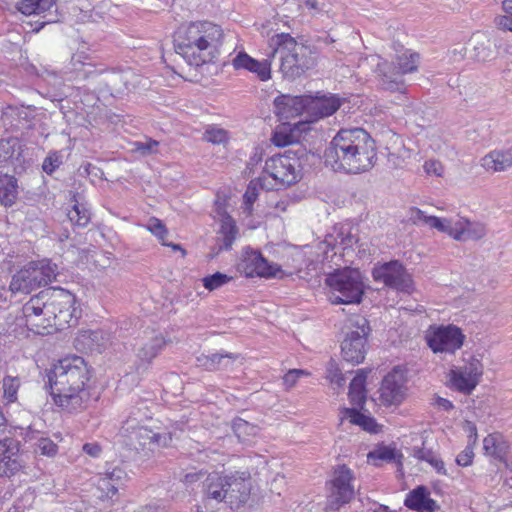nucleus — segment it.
<instances>
[{
  "mask_svg": "<svg viewBox=\"0 0 512 512\" xmlns=\"http://www.w3.org/2000/svg\"><path fill=\"white\" fill-rule=\"evenodd\" d=\"M63 163V155L59 151H50L42 163L43 171L51 175Z\"/></svg>",
  "mask_w": 512,
  "mask_h": 512,
  "instance_id": "obj_49",
  "label": "nucleus"
},
{
  "mask_svg": "<svg viewBox=\"0 0 512 512\" xmlns=\"http://www.w3.org/2000/svg\"><path fill=\"white\" fill-rule=\"evenodd\" d=\"M203 139L212 144H225L229 137L225 129L209 126L203 134Z\"/></svg>",
  "mask_w": 512,
  "mask_h": 512,
  "instance_id": "obj_47",
  "label": "nucleus"
},
{
  "mask_svg": "<svg viewBox=\"0 0 512 512\" xmlns=\"http://www.w3.org/2000/svg\"><path fill=\"white\" fill-rule=\"evenodd\" d=\"M232 280V277L222 272H215L214 274L202 278V284L208 291H214L226 285Z\"/></svg>",
  "mask_w": 512,
  "mask_h": 512,
  "instance_id": "obj_45",
  "label": "nucleus"
},
{
  "mask_svg": "<svg viewBox=\"0 0 512 512\" xmlns=\"http://www.w3.org/2000/svg\"><path fill=\"white\" fill-rule=\"evenodd\" d=\"M367 458L369 462H372L375 466H378L379 463L377 461H397L399 464H401L400 459L402 458V455L398 454L395 448L389 446H380L373 451H370L367 455Z\"/></svg>",
  "mask_w": 512,
  "mask_h": 512,
  "instance_id": "obj_39",
  "label": "nucleus"
},
{
  "mask_svg": "<svg viewBox=\"0 0 512 512\" xmlns=\"http://www.w3.org/2000/svg\"><path fill=\"white\" fill-rule=\"evenodd\" d=\"M72 224L78 227H86L90 222V212L84 205L76 202L67 214Z\"/></svg>",
  "mask_w": 512,
  "mask_h": 512,
  "instance_id": "obj_41",
  "label": "nucleus"
},
{
  "mask_svg": "<svg viewBox=\"0 0 512 512\" xmlns=\"http://www.w3.org/2000/svg\"><path fill=\"white\" fill-rule=\"evenodd\" d=\"M453 388L464 394H471L482 376V365L478 360H472L463 367L452 369L449 373Z\"/></svg>",
  "mask_w": 512,
  "mask_h": 512,
  "instance_id": "obj_17",
  "label": "nucleus"
},
{
  "mask_svg": "<svg viewBox=\"0 0 512 512\" xmlns=\"http://www.w3.org/2000/svg\"><path fill=\"white\" fill-rule=\"evenodd\" d=\"M227 488V475L211 473L207 475L203 483V491L207 499L217 502H225Z\"/></svg>",
  "mask_w": 512,
  "mask_h": 512,
  "instance_id": "obj_31",
  "label": "nucleus"
},
{
  "mask_svg": "<svg viewBox=\"0 0 512 512\" xmlns=\"http://www.w3.org/2000/svg\"><path fill=\"white\" fill-rule=\"evenodd\" d=\"M373 279L385 286L400 292L411 293L413 280L406 268L398 260H392L375 266L372 270Z\"/></svg>",
  "mask_w": 512,
  "mask_h": 512,
  "instance_id": "obj_11",
  "label": "nucleus"
},
{
  "mask_svg": "<svg viewBox=\"0 0 512 512\" xmlns=\"http://www.w3.org/2000/svg\"><path fill=\"white\" fill-rule=\"evenodd\" d=\"M325 281L332 291V304H359L362 301L364 283L358 269H337L327 275Z\"/></svg>",
  "mask_w": 512,
  "mask_h": 512,
  "instance_id": "obj_5",
  "label": "nucleus"
},
{
  "mask_svg": "<svg viewBox=\"0 0 512 512\" xmlns=\"http://www.w3.org/2000/svg\"><path fill=\"white\" fill-rule=\"evenodd\" d=\"M17 9L24 15L37 14L36 0H21L17 4Z\"/></svg>",
  "mask_w": 512,
  "mask_h": 512,
  "instance_id": "obj_60",
  "label": "nucleus"
},
{
  "mask_svg": "<svg viewBox=\"0 0 512 512\" xmlns=\"http://www.w3.org/2000/svg\"><path fill=\"white\" fill-rule=\"evenodd\" d=\"M17 195V179L8 174H0V203L5 207H10L15 203Z\"/></svg>",
  "mask_w": 512,
  "mask_h": 512,
  "instance_id": "obj_37",
  "label": "nucleus"
},
{
  "mask_svg": "<svg viewBox=\"0 0 512 512\" xmlns=\"http://www.w3.org/2000/svg\"><path fill=\"white\" fill-rule=\"evenodd\" d=\"M411 219L416 223L422 221L431 228H435L440 232L446 233L454 238L455 219L438 218L436 216H427L419 208H411Z\"/></svg>",
  "mask_w": 512,
  "mask_h": 512,
  "instance_id": "obj_30",
  "label": "nucleus"
},
{
  "mask_svg": "<svg viewBox=\"0 0 512 512\" xmlns=\"http://www.w3.org/2000/svg\"><path fill=\"white\" fill-rule=\"evenodd\" d=\"M219 233L222 236V244L220 248L225 250L230 249L238 233L235 221L231 216H223Z\"/></svg>",
  "mask_w": 512,
  "mask_h": 512,
  "instance_id": "obj_38",
  "label": "nucleus"
},
{
  "mask_svg": "<svg viewBox=\"0 0 512 512\" xmlns=\"http://www.w3.org/2000/svg\"><path fill=\"white\" fill-rule=\"evenodd\" d=\"M413 455L421 461L428 462L439 474L445 475L446 469L444 462L431 450L424 447H414Z\"/></svg>",
  "mask_w": 512,
  "mask_h": 512,
  "instance_id": "obj_40",
  "label": "nucleus"
},
{
  "mask_svg": "<svg viewBox=\"0 0 512 512\" xmlns=\"http://www.w3.org/2000/svg\"><path fill=\"white\" fill-rule=\"evenodd\" d=\"M481 166L488 172H503L512 167V148L493 150L481 159Z\"/></svg>",
  "mask_w": 512,
  "mask_h": 512,
  "instance_id": "obj_29",
  "label": "nucleus"
},
{
  "mask_svg": "<svg viewBox=\"0 0 512 512\" xmlns=\"http://www.w3.org/2000/svg\"><path fill=\"white\" fill-rule=\"evenodd\" d=\"M419 60V55L416 53H411L409 55L403 54L397 58L396 69L403 77L407 73H411L417 70V63Z\"/></svg>",
  "mask_w": 512,
  "mask_h": 512,
  "instance_id": "obj_44",
  "label": "nucleus"
},
{
  "mask_svg": "<svg viewBox=\"0 0 512 512\" xmlns=\"http://www.w3.org/2000/svg\"><path fill=\"white\" fill-rule=\"evenodd\" d=\"M19 386L20 380L17 377L6 376L3 379L4 397L8 402H14L17 399Z\"/></svg>",
  "mask_w": 512,
  "mask_h": 512,
  "instance_id": "obj_50",
  "label": "nucleus"
},
{
  "mask_svg": "<svg viewBox=\"0 0 512 512\" xmlns=\"http://www.w3.org/2000/svg\"><path fill=\"white\" fill-rule=\"evenodd\" d=\"M358 139L357 146L352 151V157L348 161L346 174H361L370 171L377 162V145L371 135L365 131Z\"/></svg>",
  "mask_w": 512,
  "mask_h": 512,
  "instance_id": "obj_13",
  "label": "nucleus"
},
{
  "mask_svg": "<svg viewBox=\"0 0 512 512\" xmlns=\"http://www.w3.org/2000/svg\"><path fill=\"white\" fill-rule=\"evenodd\" d=\"M147 229L159 239L161 244H166L168 230L161 220L155 217L151 218L147 224Z\"/></svg>",
  "mask_w": 512,
  "mask_h": 512,
  "instance_id": "obj_53",
  "label": "nucleus"
},
{
  "mask_svg": "<svg viewBox=\"0 0 512 512\" xmlns=\"http://www.w3.org/2000/svg\"><path fill=\"white\" fill-rule=\"evenodd\" d=\"M353 478V472L346 465L335 467L327 499L328 510L337 511L351 501L354 497Z\"/></svg>",
  "mask_w": 512,
  "mask_h": 512,
  "instance_id": "obj_12",
  "label": "nucleus"
},
{
  "mask_svg": "<svg viewBox=\"0 0 512 512\" xmlns=\"http://www.w3.org/2000/svg\"><path fill=\"white\" fill-rule=\"evenodd\" d=\"M224 33L209 21L181 25L174 35L175 52L191 66L214 62L219 54Z\"/></svg>",
  "mask_w": 512,
  "mask_h": 512,
  "instance_id": "obj_3",
  "label": "nucleus"
},
{
  "mask_svg": "<svg viewBox=\"0 0 512 512\" xmlns=\"http://www.w3.org/2000/svg\"><path fill=\"white\" fill-rule=\"evenodd\" d=\"M93 73L90 83L94 91L116 96L123 93L127 88L128 72L118 69H105Z\"/></svg>",
  "mask_w": 512,
  "mask_h": 512,
  "instance_id": "obj_16",
  "label": "nucleus"
},
{
  "mask_svg": "<svg viewBox=\"0 0 512 512\" xmlns=\"http://www.w3.org/2000/svg\"><path fill=\"white\" fill-rule=\"evenodd\" d=\"M236 359L232 353L201 354L196 358L197 365L207 371H216L225 368L230 360Z\"/></svg>",
  "mask_w": 512,
  "mask_h": 512,
  "instance_id": "obj_36",
  "label": "nucleus"
},
{
  "mask_svg": "<svg viewBox=\"0 0 512 512\" xmlns=\"http://www.w3.org/2000/svg\"><path fill=\"white\" fill-rule=\"evenodd\" d=\"M375 73L381 89L389 92H405V82L394 63L378 57Z\"/></svg>",
  "mask_w": 512,
  "mask_h": 512,
  "instance_id": "obj_22",
  "label": "nucleus"
},
{
  "mask_svg": "<svg viewBox=\"0 0 512 512\" xmlns=\"http://www.w3.org/2000/svg\"><path fill=\"white\" fill-rule=\"evenodd\" d=\"M103 476L113 482V484L118 486V488H121L128 480V474L121 466H115L111 470H107Z\"/></svg>",
  "mask_w": 512,
  "mask_h": 512,
  "instance_id": "obj_52",
  "label": "nucleus"
},
{
  "mask_svg": "<svg viewBox=\"0 0 512 512\" xmlns=\"http://www.w3.org/2000/svg\"><path fill=\"white\" fill-rule=\"evenodd\" d=\"M366 130L362 128L340 129L324 151V163L335 172L346 173L348 161L354 159L352 151Z\"/></svg>",
  "mask_w": 512,
  "mask_h": 512,
  "instance_id": "obj_8",
  "label": "nucleus"
},
{
  "mask_svg": "<svg viewBox=\"0 0 512 512\" xmlns=\"http://www.w3.org/2000/svg\"><path fill=\"white\" fill-rule=\"evenodd\" d=\"M494 23L498 29L512 32V15L506 13V15L497 16Z\"/></svg>",
  "mask_w": 512,
  "mask_h": 512,
  "instance_id": "obj_61",
  "label": "nucleus"
},
{
  "mask_svg": "<svg viewBox=\"0 0 512 512\" xmlns=\"http://www.w3.org/2000/svg\"><path fill=\"white\" fill-rule=\"evenodd\" d=\"M367 372L359 370L356 376L352 379L349 386V398L352 405L362 409L366 402V389L365 382Z\"/></svg>",
  "mask_w": 512,
  "mask_h": 512,
  "instance_id": "obj_33",
  "label": "nucleus"
},
{
  "mask_svg": "<svg viewBox=\"0 0 512 512\" xmlns=\"http://www.w3.org/2000/svg\"><path fill=\"white\" fill-rule=\"evenodd\" d=\"M75 303V296L66 289L49 287L41 290L22 307L25 326L39 335L75 326L80 314Z\"/></svg>",
  "mask_w": 512,
  "mask_h": 512,
  "instance_id": "obj_1",
  "label": "nucleus"
},
{
  "mask_svg": "<svg viewBox=\"0 0 512 512\" xmlns=\"http://www.w3.org/2000/svg\"><path fill=\"white\" fill-rule=\"evenodd\" d=\"M405 377L400 369L388 373L380 387V398L385 405H397L405 397Z\"/></svg>",
  "mask_w": 512,
  "mask_h": 512,
  "instance_id": "obj_20",
  "label": "nucleus"
},
{
  "mask_svg": "<svg viewBox=\"0 0 512 512\" xmlns=\"http://www.w3.org/2000/svg\"><path fill=\"white\" fill-rule=\"evenodd\" d=\"M304 156H306V150L297 144L286 150L284 154L268 158L264 172L275 181V185L290 186L301 178L300 160Z\"/></svg>",
  "mask_w": 512,
  "mask_h": 512,
  "instance_id": "obj_7",
  "label": "nucleus"
},
{
  "mask_svg": "<svg viewBox=\"0 0 512 512\" xmlns=\"http://www.w3.org/2000/svg\"><path fill=\"white\" fill-rule=\"evenodd\" d=\"M424 169L428 174H434L436 176H441L443 173V166L441 163L434 160L426 161Z\"/></svg>",
  "mask_w": 512,
  "mask_h": 512,
  "instance_id": "obj_63",
  "label": "nucleus"
},
{
  "mask_svg": "<svg viewBox=\"0 0 512 512\" xmlns=\"http://www.w3.org/2000/svg\"><path fill=\"white\" fill-rule=\"evenodd\" d=\"M342 100L336 95H307V118L309 122L329 117L341 106Z\"/></svg>",
  "mask_w": 512,
  "mask_h": 512,
  "instance_id": "obj_21",
  "label": "nucleus"
},
{
  "mask_svg": "<svg viewBox=\"0 0 512 512\" xmlns=\"http://www.w3.org/2000/svg\"><path fill=\"white\" fill-rule=\"evenodd\" d=\"M159 145L158 141L149 140L147 142H136V150L139 151L142 155H149L157 152V147Z\"/></svg>",
  "mask_w": 512,
  "mask_h": 512,
  "instance_id": "obj_58",
  "label": "nucleus"
},
{
  "mask_svg": "<svg viewBox=\"0 0 512 512\" xmlns=\"http://www.w3.org/2000/svg\"><path fill=\"white\" fill-rule=\"evenodd\" d=\"M462 428L467 433L468 443L476 445L478 440V433L475 423L469 420H465L462 424Z\"/></svg>",
  "mask_w": 512,
  "mask_h": 512,
  "instance_id": "obj_59",
  "label": "nucleus"
},
{
  "mask_svg": "<svg viewBox=\"0 0 512 512\" xmlns=\"http://www.w3.org/2000/svg\"><path fill=\"white\" fill-rule=\"evenodd\" d=\"M272 142L278 147L293 145L295 136L291 132H287L285 128L277 129L273 134Z\"/></svg>",
  "mask_w": 512,
  "mask_h": 512,
  "instance_id": "obj_54",
  "label": "nucleus"
},
{
  "mask_svg": "<svg viewBox=\"0 0 512 512\" xmlns=\"http://www.w3.org/2000/svg\"><path fill=\"white\" fill-rule=\"evenodd\" d=\"M17 116L19 120H23L25 124L30 127L33 119L35 118V109L31 107H22L18 110Z\"/></svg>",
  "mask_w": 512,
  "mask_h": 512,
  "instance_id": "obj_62",
  "label": "nucleus"
},
{
  "mask_svg": "<svg viewBox=\"0 0 512 512\" xmlns=\"http://www.w3.org/2000/svg\"><path fill=\"white\" fill-rule=\"evenodd\" d=\"M508 444L503 440L502 435L493 433L486 436L483 440V449L485 454L494 457L500 461L504 460L508 453Z\"/></svg>",
  "mask_w": 512,
  "mask_h": 512,
  "instance_id": "obj_35",
  "label": "nucleus"
},
{
  "mask_svg": "<svg viewBox=\"0 0 512 512\" xmlns=\"http://www.w3.org/2000/svg\"><path fill=\"white\" fill-rule=\"evenodd\" d=\"M127 433L129 445L144 457H150L155 450L168 446L172 440L169 434L155 433L144 426L130 429Z\"/></svg>",
  "mask_w": 512,
  "mask_h": 512,
  "instance_id": "obj_14",
  "label": "nucleus"
},
{
  "mask_svg": "<svg viewBox=\"0 0 512 512\" xmlns=\"http://www.w3.org/2000/svg\"><path fill=\"white\" fill-rule=\"evenodd\" d=\"M57 275L58 267L50 260L30 262L12 276L9 285L10 294H29L55 281Z\"/></svg>",
  "mask_w": 512,
  "mask_h": 512,
  "instance_id": "obj_6",
  "label": "nucleus"
},
{
  "mask_svg": "<svg viewBox=\"0 0 512 512\" xmlns=\"http://www.w3.org/2000/svg\"><path fill=\"white\" fill-rule=\"evenodd\" d=\"M91 374L80 356L62 359L48 371L46 386L56 405L77 409L89 399L87 384Z\"/></svg>",
  "mask_w": 512,
  "mask_h": 512,
  "instance_id": "obj_2",
  "label": "nucleus"
},
{
  "mask_svg": "<svg viewBox=\"0 0 512 512\" xmlns=\"http://www.w3.org/2000/svg\"><path fill=\"white\" fill-rule=\"evenodd\" d=\"M36 451H39L45 456H55L58 451V446L50 439L41 437L36 443Z\"/></svg>",
  "mask_w": 512,
  "mask_h": 512,
  "instance_id": "obj_55",
  "label": "nucleus"
},
{
  "mask_svg": "<svg viewBox=\"0 0 512 512\" xmlns=\"http://www.w3.org/2000/svg\"><path fill=\"white\" fill-rule=\"evenodd\" d=\"M270 47H272L270 57L280 54V71L288 80L299 78L306 71L315 67L317 63L318 47L298 43L288 33H278L272 36Z\"/></svg>",
  "mask_w": 512,
  "mask_h": 512,
  "instance_id": "obj_4",
  "label": "nucleus"
},
{
  "mask_svg": "<svg viewBox=\"0 0 512 512\" xmlns=\"http://www.w3.org/2000/svg\"><path fill=\"white\" fill-rule=\"evenodd\" d=\"M307 95H280L274 100L275 113L282 119L293 118L307 112Z\"/></svg>",
  "mask_w": 512,
  "mask_h": 512,
  "instance_id": "obj_24",
  "label": "nucleus"
},
{
  "mask_svg": "<svg viewBox=\"0 0 512 512\" xmlns=\"http://www.w3.org/2000/svg\"><path fill=\"white\" fill-rule=\"evenodd\" d=\"M96 489L99 492L97 497L99 499H112L114 495L117 494L119 488L118 486L114 485L113 482L106 479V477L101 476L96 485Z\"/></svg>",
  "mask_w": 512,
  "mask_h": 512,
  "instance_id": "obj_46",
  "label": "nucleus"
},
{
  "mask_svg": "<svg viewBox=\"0 0 512 512\" xmlns=\"http://www.w3.org/2000/svg\"><path fill=\"white\" fill-rule=\"evenodd\" d=\"M239 269L247 277H276L277 273L281 271L280 266L274 263H269L260 252L246 251Z\"/></svg>",
  "mask_w": 512,
  "mask_h": 512,
  "instance_id": "obj_19",
  "label": "nucleus"
},
{
  "mask_svg": "<svg viewBox=\"0 0 512 512\" xmlns=\"http://www.w3.org/2000/svg\"><path fill=\"white\" fill-rule=\"evenodd\" d=\"M71 73L74 74L75 80H91L93 72H97L92 58L85 50L76 51L70 60Z\"/></svg>",
  "mask_w": 512,
  "mask_h": 512,
  "instance_id": "obj_27",
  "label": "nucleus"
},
{
  "mask_svg": "<svg viewBox=\"0 0 512 512\" xmlns=\"http://www.w3.org/2000/svg\"><path fill=\"white\" fill-rule=\"evenodd\" d=\"M259 187L261 189H273L274 186H268L265 183V179L258 178L256 180L250 181L247 190L244 194V203L247 206V209H251L253 203L257 200L259 195Z\"/></svg>",
  "mask_w": 512,
  "mask_h": 512,
  "instance_id": "obj_42",
  "label": "nucleus"
},
{
  "mask_svg": "<svg viewBox=\"0 0 512 512\" xmlns=\"http://www.w3.org/2000/svg\"><path fill=\"white\" fill-rule=\"evenodd\" d=\"M144 409L145 411L142 412L140 407L133 408L124 426L122 427L124 432H129L130 429L137 428L138 426L136 424L150 417L147 413V408L145 407Z\"/></svg>",
  "mask_w": 512,
  "mask_h": 512,
  "instance_id": "obj_51",
  "label": "nucleus"
},
{
  "mask_svg": "<svg viewBox=\"0 0 512 512\" xmlns=\"http://www.w3.org/2000/svg\"><path fill=\"white\" fill-rule=\"evenodd\" d=\"M18 443L11 437L0 439V477H11L21 468Z\"/></svg>",
  "mask_w": 512,
  "mask_h": 512,
  "instance_id": "obj_23",
  "label": "nucleus"
},
{
  "mask_svg": "<svg viewBox=\"0 0 512 512\" xmlns=\"http://www.w3.org/2000/svg\"><path fill=\"white\" fill-rule=\"evenodd\" d=\"M345 415L349 418L352 424L359 425L364 430L373 431L375 426L374 419L362 414L357 408H346Z\"/></svg>",
  "mask_w": 512,
  "mask_h": 512,
  "instance_id": "obj_43",
  "label": "nucleus"
},
{
  "mask_svg": "<svg viewBox=\"0 0 512 512\" xmlns=\"http://www.w3.org/2000/svg\"><path fill=\"white\" fill-rule=\"evenodd\" d=\"M465 339L461 328L454 324L431 326L426 335L427 344L434 353L454 354L461 349Z\"/></svg>",
  "mask_w": 512,
  "mask_h": 512,
  "instance_id": "obj_10",
  "label": "nucleus"
},
{
  "mask_svg": "<svg viewBox=\"0 0 512 512\" xmlns=\"http://www.w3.org/2000/svg\"><path fill=\"white\" fill-rule=\"evenodd\" d=\"M232 429L241 441H244L246 436L254 435L256 433V427L241 418L233 420Z\"/></svg>",
  "mask_w": 512,
  "mask_h": 512,
  "instance_id": "obj_48",
  "label": "nucleus"
},
{
  "mask_svg": "<svg viewBox=\"0 0 512 512\" xmlns=\"http://www.w3.org/2000/svg\"><path fill=\"white\" fill-rule=\"evenodd\" d=\"M21 154L22 145L18 138L9 137L0 140V165L19 161Z\"/></svg>",
  "mask_w": 512,
  "mask_h": 512,
  "instance_id": "obj_34",
  "label": "nucleus"
},
{
  "mask_svg": "<svg viewBox=\"0 0 512 512\" xmlns=\"http://www.w3.org/2000/svg\"><path fill=\"white\" fill-rule=\"evenodd\" d=\"M235 70L244 69L257 75L261 81L271 78V62L269 59L258 61L245 52H239L232 60Z\"/></svg>",
  "mask_w": 512,
  "mask_h": 512,
  "instance_id": "obj_25",
  "label": "nucleus"
},
{
  "mask_svg": "<svg viewBox=\"0 0 512 512\" xmlns=\"http://www.w3.org/2000/svg\"><path fill=\"white\" fill-rule=\"evenodd\" d=\"M83 451L93 458H98L101 455L102 447L96 443H86L82 447Z\"/></svg>",
  "mask_w": 512,
  "mask_h": 512,
  "instance_id": "obj_64",
  "label": "nucleus"
},
{
  "mask_svg": "<svg viewBox=\"0 0 512 512\" xmlns=\"http://www.w3.org/2000/svg\"><path fill=\"white\" fill-rule=\"evenodd\" d=\"M347 329L341 342L343 359L353 365L359 364L367 352V338L371 332L369 321L361 315H355L349 319Z\"/></svg>",
  "mask_w": 512,
  "mask_h": 512,
  "instance_id": "obj_9",
  "label": "nucleus"
},
{
  "mask_svg": "<svg viewBox=\"0 0 512 512\" xmlns=\"http://www.w3.org/2000/svg\"><path fill=\"white\" fill-rule=\"evenodd\" d=\"M144 333L145 337L136 350V359L133 366L138 375H142L150 369L153 360L167 344V340L162 333L155 331Z\"/></svg>",
  "mask_w": 512,
  "mask_h": 512,
  "instance_id": "obj_15",
  "label": "nucleus"
},
{
  "mask_svg": "<svg viewBox=\"0 0 512 512\" xmlns=\"http://www.w3.org/2000/svg\"><path fill=\"white\" fill-rule=\"evenodd\" d=\"M472 57L479 62H486L495 56V44L485 34H475L471 39Z\"/></svg>",
  "mask_w": 512,
  "mask_h": 512,
  "instance_id": "obj_32",
  "label": "nucleus"
},
{
  "mask_svg": "<svg viewBox=\"0 0 512 512\" xmlns=\"http://www.w3.org/2000/svg\"><path fill=\"white\" fill-rule=\"evenodd\" d=\"M429 495L425 486H418L407 494L404 505L417 512H434L438 505Z\"/></svg>",
  "mask_w": 512,
  "mask_h": 512,
  "instance_id": "obj_26",
  "label": "nucleus"
},
{
  "mask_svg": "<svg viewBox=\"0 0 512 512\" xmlns=\"http://www.w3.org/2000/svg\"><path fill=\"white\" fill-rule=\"evenodd\" d=\"M486 235V228L480 222H472L466 218L455 219L454 239L457 241L479 240Z\"/></svg>",
  "mask_w": 512,
  "mask_h": 512,
  "instance_id": "obj_28",
  "label": "nucleus"
},
{
  "mask_svg": "<svg viewBox=\"0 0 512 512\" xmlns=\"http://www.w3.org/2000/svg\"><path fill=\"white\" fill-rule=\"evenodd\" d=\"M251 492V477L248 472H236L227 475L225 502L231 508H239L245 504Z\"/></svg>",
  "mask_w": 512,
  "mask_h": 512,
  "instance_id": "obj_18",
  "label": "nucleus"
},
{
  "mask_svg": "<svg viewBox=\"0 0 512 512\" xmlns=\"http://www.w3.org/2000/svg\"><path fill=\"white\" fill-rule=\"evenodd\" d=\"M309 373L306 370L302 369H291L289 370L283 377V383L287 389H290L295 386L297 380L301 376H307Z\"/></svg>",
  "mask_w": 512,
  "mask_h": 512,
  "instance_id": "obj_57",
  "label": "nucleus"
},
{
  "mask_svg": "<svg viewBox=\"0 0 512 512\" xmlns=\"http://www.w3.org/2000/svg\"><path fill=\"white\" fill-rule=\"evenodd\" d=\"M475 446L476 445L467 443V446L465 447V449L457 455L456 463L459 466L467 467L472 464V461L474 458L473 450H474Z\"/></svg>",
  "mask_w": 512,
  "mask_h": 512,
  "instance_id": "obj_56",
  "label": "nucleus"
}]
</instances>
